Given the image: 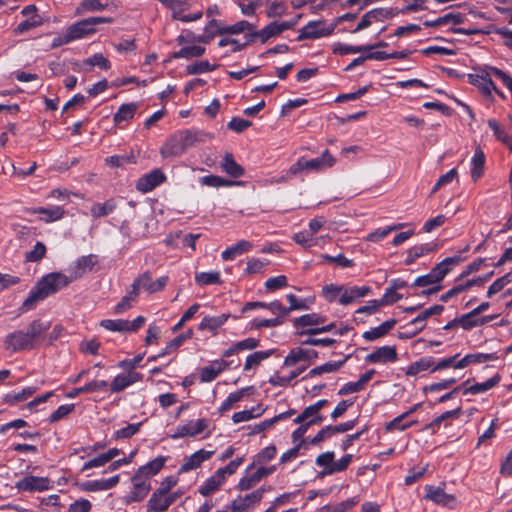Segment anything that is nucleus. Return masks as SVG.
Instances as JSON below:
<instances>
[{"mask_svg": "<svg viewBox=\"0 0 512 512\" xmlns=\"http://www.w3.org/2000/svg\"><path fill=\"white\" fill-rule=\"evenodd\" d=\"M49 327V323L40 319L33 320L26 330H15L8 333L3 339V347L10 353L33 350L37 348Z\"/></svg>", "mask_w": 512, "mask_h": 512, "instance_id": "nucleus-1", "label": "nucleus"}, {"mask_svg": "<svg viewBox=\"0 0 512 512\" xmlns=\"http://www.w3.org/2000/svg\"><path fill=\"white\" fill-rule=\"evenodd\" d=\"M212 137L213 135L211 133L198 129L181 130L167 139L160 153L164 158L181 156L197 143L206 142L212 139Z\"/></svg>", "mask_w": 512, "mask_h": 512, "instance_id": "nucleus-2", "label": "nucleus"}, {"mask_svg": "<svg viewBox=\"0 0 512 512\" xmlns=\"http://www.w3.org/2000/svg\"><path fill=\"white\" fill-rule=\"evenodd\" d=\"M71 279L67 275L60 272H53L43 276L30 291L28 297L22 304V311H28L35 307V305L44 300L50 295L55 294L60 289L68 286Z\"/></svg>", "mask_w": 512, "mask_h": 512, "instance_id": "nucleus-3", "label": "nucleus"}, {"mask_svg": "<svg viewBox=\"0 0 512 512\" xmlns=\"http://www.w3.org/2000/svg\"><path fill=\"white\" fill-rule=\"evenodd\" d=\"M334 164L335 158L330 154L328 150H325L318 158L308 160L304 157H301L290 167L289 172L291 174H297L303 170L322 171L332 167Z\"/></svg>", "mask_w": 512, "mask_h": 512, "instance_id": "nucleus-4", "label": "nucleus"}, {"mask_svg": "<svg viewBox=\"0 0 512 512\" xmlns=\"http://www.w3.org/2000/svg\"><path fill=\"white\" fill-rule=\"evenodd\" d=\"M168 283V276H162L157 280L153 281L151 273L146 271L139 275L133 282V293L139 294V290L143 289L149 294L161 291Z\"/></svg>", "mask_w": 512, "mask_h": 512, "instance_id": "nucleus-5", "label": "nucleus"}, {"mask_svg": "<svg viewBox=\"0 0 512 512\" xmlns=\"http://www.w3.org/2000/svg\"><path fill=\"white\" fill-rule=\"evenodd\" d=\"M444 307L442 305H434L422 311L418 316L403 326L407 330L405 337H413L425 328V321L433 316L439 315L443 312Z\"/></svg>", "mask_w": 512, "mask_h": 512, "instance_id": "nucleus-6", "label": "nucleus"}, {"mask_svg": "<svg viewBox=\"0 0 512 512\" xmlns=\"http://www.w3.org/2000/svg\"><path fill=\"white\" fill-rule=\"evenodd\" d=\"M399 13L396 8H376L363 15L360 22L353 30V33L359 32L369 27L374 21H384L393 18Z\"/></svg>", "mask_w": 512, "mask_h": 512, "instance_id": "nucleus-7", "label": "nucleus"}, {"mask_svg": "<svg viewBox=\"0 0 512 512\" xmlns=\"http://www.w3.org/2000/svg\"><path fill=\"white\" fill-rule=\"evenodd\" d=\"M97 263L98 259L94 254L79 257L72 265H70V275L68 278L71 279V282L80 279L86 273L91 272Z\"/></svg>", "mask_w": 512, "mask_h": 512, "instance_id": "nucleus-8", "label": "nucleus"}, {"mask_svg": "<svg viewBox=\"0 0 512 512\" xmlns=\"http://www.w3.org/2000/svg\"><path fill=\"white\" fill-rule=\"evenodd\" d=\"M37 7L33 4L25 6L21 14L26 17L14 29L15 34H23L33 28L39 27L43 23V18L37 13Z\"/></svg>", "mask_w": 512, "mask_h": 512, "instance_id": "nucleus-9", "label": "nucleus"}, {"mask_svg": "<svg viewBox=\"0 0 512 512\" xmlns=\"http://www.w3.org/2000/svg\"><path fill=\"white\" fill-rule=\"evenodd\" d=\"M334 30V27H325L323 21H311L305 25L297 37L298 41L305 39H316L322 36L330 35Z\"/></svg>", "mask_w": 512, "mask_h": 512, "instance_id": "nucleus-10", "label": "nucleus"}, {"mask_svg": "<svg viewBox=\"0 0 512 512\" xmlns=\"http://www.w3.org/2000/svg\"><path fill=\"white\" fill-rule=\"evenodd\" d=\"M425 491V498L431 500L436 504L448 508H454L456 505V498L451 494L445 493V491L440 487H434L429 485L425 487Z\"/></svg>", "mask_w": 512, "mask_h": 512, "instance_id": "nucleus-11", "label": "nucleus"}, {"mask_svg": "<svg viewBox=\"0 0 512 512\" xmlns=\"http://www.w3.org/2000/svg\"><path fill=\"white\" fill-rule=\"evenodd\" d=\"M22 491H44L51 488V481L46 477L26 476L16 484Z\"/></svg>", "mask_w": 512, "mask_h": 512, "instance_id": "nucleus-12", "label": "nucleus"}, {"mask_svg": "<svg viewBox=\"0 0 512 512\" xmlns=\"http://www.w3.org/2000/svg\"><path fill=\"white\" fill-rule=\"evenodd\" d=\"M209 425L207 419H198L197 421H189L184 425L178 426L176 432L172 435L173 439L186 436H195L202 433Z\"/></svg>", "mask_w": 512, "mask_h": 512, "instance_id": "nucleus-13", "label": "nucleus"}, {"mask_svg": "<svg viewBox=\"0 0 512 512\" xmlns=\"http://www.w3.org/2000/svg\"><path fill=\"white\" fill-rule=\"evenodd\" d=\"M133 490L129 495V500L132 502L141 501L149 492L151 486L149 479L138 471L132 477Z\"/></svg>", "mask_w": 512, "mask_h": 512, "instance_id": "nucleus-14", "label": "nucleus"}, {"mask_svg": "<svg viewBox=\"0 0 512 512\" xmlns=\"http://www.w3.org/2000/svg\"><path fill=\"white\" fill-rule=\"evenodd\" d=\"M166 177L160 169H155L141 177L136 184V188L141 192H149L165 181Z\"/></svg>", "mask_w": 512, "mask_h": 512, "instance_id": "nucleus-15", "label": "nucleus"}, {"mask_svg": "<svg viewBox=\"0 0 512 512\" xmlns=\"http://www.w3.org/2000/svg\"><path fill=\"white\" fill-rule=\"evenodd\" d=\"M275 471V466L260 467L254 473L242 477L238 483V489L246 491L254 487L264 477L272 474Z\"/></svg>", "mask_w": 512, "mask_h": 512, "instance_id": "nucleus-16", "label": "nucleus"}, {"mask_svg": "<svg viewBox=\"0 0 512 512\" xmlns=\"http://www.w3.org/2000/svg\"><path fill=\"white\" fill-rule=\"evenodd\" d=\"M214 454V451H207L204 449H200L190 455L189 457H186L184 459L183 464L179 468L180 473H187L191 470H194L201 466V464L210 459L212 455Z\"/></svg>", "mask_w": 512, "mask_h": 512, "instance_id": "nucleus-17", "label": "nucleus"}, {"mask_svg": "<svg viewBox=\"0 0 512 512\" xmlns=\"http://www.w3.org/2000/svg\"><path fill=\"white\" fill-rule=\"evenodd\" d=\"M397 360V352L394 346H383L365 357V361L368 363H386L394 362Z\"/></svg>", "mask_w": 512, "mask_h": 512, "instance_id": "nucleus-18", "label": "nucleus"}, {"mask_svg": "<svg viewBox=\"0 0 512 512\" xmlns=\"http://www.w3.org/2000/svg\"><path fill=\"white\" fill-rule=\"evenodd\" d=\"M492 73L487 68L481 74H470L469 81L477 86L485 95H490L492 90H496V86L491 79Z\"/></svg>", "mask_w": 512, "mask_h": 512, "instance_id": "nucleus-19", "label": "nucleus"}, {"mask_svg": "<svg viewBox=\"0 0 512 512\" xmlns=\"http://www.w3.org/2000/svg\"><path fill=\"white\" fill-rule=\"evenodd\" d=\"M245 31H248V39L246 43L252 42L257 35L256 25L252 24L248 21L242 20L233 25L226 26L222 28V31H219L220 34H240Z\"/></svg>", "mask_w": 512, "mask_h": 512, "instance_id": "nucleus-20", "label": "nucleus"}, {"mask_svg": "<svg viewBox=\"0 0 512 512\" xmlns=\"http://www.w3.org/2000/svg\"><path fill=\"white\" fill-rule=\"evenodd\" d=\"M139 380H141L140 374L134 371L117 375L110 384V391L112 393H119Z\"/></svg>", "mask_w": 512, "mask_h": 512, "instance_id": "nucleus-21", "label": "nucleus"}, {"mask_svg": "<svg viewBox=\"0 0 512 512\" xmlns=\"http://www.w3.org/2000/svg\"><path fill=\"white\" fill-rule=\"evenodd\" d=\"M318 357V353L312 349H302L296 348L292 349L289 354L286 356L284 360L285 366H292L301 361H309L312 359H316Z\"/></svg>", "mask_w": 512, "mask_h": 512, "instance_id": "nucleus-22", "label": "nucleus"}, {"mask_svg": "<svg viewBox=\"0 0 512 512\" xmlns=\"http://www.w3.org/2000/svg\"><path fill=\"white\" fill-rule=\"evenodd\" d=\"M229 363L225 360H216L210 365L201 369L200 380L201 382L213 381L222 371L227 369Z\"/></svg>", "mask_w": 512, "mask_h": 512, "instance_id": "nucleus-23", "label": "nucleus"}, {"mask_svg": "<svg viewBox=\"0 0 512 512\" xmlns=\"http://www.w3.org/2000/svg\"><path fill=\"white\" fill-rule=\"evenodd\" d=\"M172 503L173 498H166V494L155 490L147 503V507L149 512H164Z\"/></svg>", "mask_w": 512, "mask_h": 512, "instance_id": "nucleus-24", "label": "nucleus"}, {"mask_svg": "<svg viewBox=\"0 0 512 512\" xmlns=\"http://www.w3.org/2000/svg\"><path fill=\"white\" fill-rule=\"evenodd\" d=\"M461 261L460 256L447 257L440 263H438L431 271L434 280L440 282L450 271L452 266L459 264Z\"/></svg>", "mask_w": 512, "mask_h": 512, "instance_id": "nucleus-25", "label": "nucleus"}, {"mask_svg": "<svg viewBox=\"0 0 512 512\" xmlns=\"http://www.w3.org/2000/svg\"><path fill=\"white\" fill-rule=\"evenodd\" d=\"M369 292L370 287L368 286H354L350 288L344 287L341 297L339 298V302L342 305H348L359 298L365 297Z\"/></svg>", "mask_w": 512, "mask_h": 512, "instance_id": "nucleus-26", "label": "nucleus"}, {"mask_svg": "<svg viewBox=\"0 0 512 512\" xmlns=\"http://www.w3.org/2000/svg\"><path fill=\"white\" fill-rule=\"evenodd\" d=\"M230 317V314H220L217 316H205L200 324L198 325V329L200 331L209 330L214 334L217 333L218 329L225 324V322Z\"/></svg>", "mask_w": 512, "mask_h": 512, "instance_id": "nucleus-27", "label": "nucleus"}, {"mask_svg": "<svg viewBox=\"0 0 512 512\" xmlns=\"http://www.w3.org/2000/svg\"><path fill=\"white\" fill-rule=\"evenodd\" d=\"M67 31L72 40H76L95 33L96 28H92L86 18L71 25Z\"/></svg>", "mask_w": 512, "mask_h": 512, "instance_id": "nucleus-28", "label": "nucleus"}, {"mask_svg": "<svg viewBox=\"0 0 512 512\" xmlns=\"http://www.w3.org/2000/svg\"><path fill=\"white\" fill-rule=\"evenodd\" d=\"M396 322L397 321L395 319L387 320V321L383 322L381 325H379L378 327L372 328L369 331H365L363 333V338L366 341H374L376 339H379V338L385 336L386 334H388L393 329Z\"/></svg>", "mask_w": 512, "mask_h": 512, "instance_id": "nucleus-29", "label": "nucleus"}, {"mask_svg": "<svg viewBox=\"0 0 512 512\" xmlns=\"http://www.w3.org/2000/svg\"><path fill=\"white\" fill-rule=\"evenodd\" d=\"M221 168L226 174L234 178L244 175L243 167L235 161L234 156L229 152L225 153L221 163Z\"/></svg>", "mask_w": 512, "mask_h": 512, "instance_id": "nucleus-30", "label": "nucleus"}, {"mask_svg": "<svg viewBox=\"0 0 512 512\" xmlns=\"http://www.w3.org/2000/svg\"><path fill=\"white\" fill-rule=\"evenodd\" d=\"M30 211L34 214H39L40 219L47 223L57 221L61 219L64 215V210L60 206H53L50 208L39 207L34 208Z\"/></svg>", "mask_w": 512, "mask_h": 512, "instance_id": "nucleus-31", "label": "nucleus"}, {"mask_svg": "<svg viewBox=\"0 0 512 512\" xmlns=\"http://www.w3.org/2000/svg\"><path fill=\"white\" fill-rule=\"evenodd\" d=\"M225 478L222 474L217 470L214 475L209 477L203 485L199 487V493L203 496H208L211 493L218 490L221 485L224 483Z\"/></svg>", "mask_w": 512, "mask_h": 512, "instance_id": "nucleus-32", "label": "nucleus"}, {"mask_svg": "<svg viewBox=\"0 0 512 512\" xmlns=\"http://www.w3.org/2000/svg\"><path fill=\"white\" fill-rule=\"evenodd\" d=\"M471 164V177L476 182L483 175L485 169V154L480 147L476 148Z\"/></svg>", "mask_w": 512, "mask_h": 512, "instance_id": "nucleus-33", "label": "nucleus"}, {"mask_svg": "<svg viewBox=\"0 0 512 512\" xmlns=\"http://www.w3.org/2000/svg\"><path fill=\"white\" fill-rule=\"evenodd\" d=\"M193 336V330L188 329L186 332L179 334L174 339H172L167 346L157 355L149 358V361L155 360L156 358L163 357L165 355L170 354L172 351L176 350L182 343L190 339Z\"/></svg>", "mask_w": 512, "mask_h": 512, "instance_id": "nucleus-34", "label": "nucleus"}, {"mask_svg": "<svg viewBox=\"0 0 512 512\" xmlns=\"http://www.w3.org/2000/svg\"><path fill=\"white\" fill-rule=\"evenodd\" d=\"M433 366L434 359L432 357H422L409 365L406 370V375L416 376L427 370L432 371Z\"/></svg>", "mask_w": 512, "mask_h": 512, "instance_id": "nucleus-35", "label": "nucleus"}, {"mask_svg": "<svg viewBox=\"0 0 512 512\" xmlns=\"http://www.w3.org/2000/svg\"><path fill=\"white\" fill-rule=\"evenodd\" d=\"M497 357L494 354H484V353H476V354H467L461 360L457 362L456 369L465 368L473 363H483L487 361L495 360Z\"/></svg>", "mask_w": 512, "mask_h": 512, "instance_id": "nucleus-36", "label": "nucleus"}, {"mask_svg": "<svg viewBox=\"0 0 512 512\" xmlns=\"http://www.w3.org/2000/svg\"><path fill=\"white\" fill-rule=\"evenodd\" d=\"M348 358H349V356L345 357L341 361L326 362V363H324V364H322L320 366L314 367L313 369H311L308 372V374L304 378L314 377V376H318V375H321V374H324V373L336 372V371H338L343 366V364L346 362V360Z\"/></svg>", "mask_w": 512, "mask_h": 512, "instance_id": "nucleus-37", "label": "nucleus"}, {"mask_svg": "<svg viewBox=\"0 0 512 512\" xmlns=\"http://www.w3.org/2000/svg\"><path fill=\"white\" fill-rule=\"evenodd\" d=\"M138 109V104L128 103L122 104L118 111L114 114L113 120L115 124H120L123 121L131 120Z\"/></svg>", "mask_w": 512, "mask_h": 512, "instance_id": "nucleus-38", "label": "nucleus"}, {"mask_svg": "<svg viewBox=\"0 0 512 512\" xmlns=\"http://www.w3.org/2000/svg\"><path fill=\"white\" fill-rule=\"evenodd\" d=\"M252 248V244L246 240H240L235 245L227 248L222 252L224 260H233L237 255H241Z\"/></svg>", "mask_w": 512, "mask_h": 512, "instance_id": "nucleus-39", "label": "nucleus"}, {"mask_svg": "<svg viewBox=\"0 0 512 512\" xmlns=\"http://www.w3.org/2000/svg\"><path fill=\"white\" fill-rule=\"evenodd\" d=\"M358 502V497H352L334 505H325L321 507L318 512H348L358 504Z\"/></svg>", "mask_w": 512, "mask_h": 512, "instance_id": "nucleus-40", "label": "nucleus"}, {"mask_svg": "<svg viewBox=\"0 0 512 512\" xmlns=\"http://www.w3.org/2000/svg\"><path fill=\"white\" fill-rule=\"evenodd\" d=\"M500 376L496 374L490 379L486 380L483 383H476L464 390V394H479L484 393L491 388L495 387L500 382Z\"/></svg>", "mask_w": 512, "mask_h": 512, "instance_id": "nucleus-41", "label": "nucleus"}, {"mask_svg": "<svg viewBox=\"0 0 512 512\" xmlns=\"http://www.w3.org/2000/svg\"><path fill=\"white\" fill-rule=\"evenodd\" d=\"M326 321V317L319 315L317 313H311L302 315L296 318L293 322L294 327H307V326H316L324 323Z\"/></svg>", "mask_w": 512, "mask_h": 512, "instance_id": "nucleus-42", "label": "nucleus"}, {"mask_svg": "<svg viewBox=\"0 0 512 512\" xmlns=\"http://www.w3.org/2000/svg\"><path fill=\"white\" fill-rule=\"evenodd\" d=\"M164 463V457H157L150 461L149 463H147L146 465L140 467L138 469V472L149 479L151 476L157 474L163 468Z\"/></svg>", "mask_w": 512, "mask_h": 512, "instance_id": "nucleus-43", "label": "nucleus"}, {"mask_svg": "<svg viewBox=\"0 0 512 512\" xmlns=\"http://www.w3.org/2000/svg\"><path fill=\"white\" fill-rule=\"evenodd\" d=\"M116 208L113 200H107L104 203H95L90 208V213L94 218L104 217L112 213Z\"/></svg>", "mask_w": 512, "mask_h": 512, "instance_id": "nucleus-44", "label": "nucleus"}, {"mask_svg": "<svg viewBox=\"0 0 512 512\" xmlns=\"http://www.w3.org/2000/svg\"><path fill=\"white\" fill-rule=\"evenodd\" d=\"M272 350L269 351H257L253 354H250L247 356L245 364H244V370L249 371L255 367H257L263 360L269 358L272 355Z\"/></svg>", "mask_w": 512, "mask_h": 512, "instance_id": "nucleus-45", "label": "nucleus"}, {"mask_svg": "<svg viewBox=\"0 0 512 512\" xmlns=\"http://www.w3.org/2000/svg\"><path fill=\"white\" fill-rule=\"evenodd\" d=\"M487 123H488V126L492 129L495 137L499 141L504 143L506 146H508L510 148V150H512V137L509 136L504 131V129L500 126V124L496 120H494V119H489L487 121Z\"/></svg>", "mask_w": 512, "mask_h": 512, "instance_id": "nucleus-46", "label": "nucleus"}, {"mask_svg": "<svg viewBox=\"0 0 512 512\" xmlns=\"http://www.w3.org/2000/svg\"><path fill=\"white\" fill-rule=\"evenodd\" d=\"M352 457L353 456L351 454L344 455L337 462L334 461L333 466L328 468V470H323L321 472V475H332L334 473L345 471L348 468V466L350 465V463L352 461Z\"/></svg>", "mask_w": 512, "mask_h": 512, "instance_id": "nucleus-47", "label": "nucleus"}, {"mask_svg": "<svg viewBox=\"0 0 512 512\" xmlns=\"http://www.w3.org/2000/svg\"><path fill=\"white\" fill-rule=\"evenodd\" d=\"M370 50H372L371 46H365V45L351 46V45H346V44H342V43H337L334 45L333 53L339 54V55H346V54L359 53V52L370 51Z\"/></svg>", "mask_w": 512, "mask_h": 512, "instance_id": "nucleus-48", "label": "nucleus"}, {"mask_svg": "<svg viewBox=\"0 0 512 512\" xmlns=\"http://www.w3.org/2000/svg\"><path fill=\"white\" fill-rule=\"evenodd\" d=\"M205 53V48L201 46H187L181 48L179 51L175 52L174 58H192V57H200Z\"/></svg>", "mask_w": 512, "mask_h": 512, "instance_id": "nucleus-49", "label": "nucleus"}, {"mask_svg": "<svg viewBox=\"0 0 512 512\" xmlns=\"http://www.w3.org/2000/svg\"><path fill=\"white\" fill-rule=\"evenodd\" d=\"M480 318L475 313L474 310L470 311L467 314L462 315L459 317V326H461L465 330L472 329L477 326H481V321H479Z\"/></svg>", "mask_w": 512, "mask_h": 512, "instance_id": "nucleus-50", "label": "nucleus"}, {"mask_svg": "<svg viewBox=\"0 0 512 512\" xmlns=\"http://www.w3.org/2000/svg\"><path fill=\"white\" fill-rule=\"evenodd\" d=\"M276 447L274 445H270L264 448L261 452H259L255 458V461L248 467L252 469L255 464H265L271 459H273L276 455Z\"/></svg>", "mask_w": 512, "mask_h": 512, "instance_id": "nucleus-51", "label": "nucleus"}, {"mask_svg": "<svg viewBox=\"0 0 512 512\" xmlns=\"http://www.w3.org/2000/svg\"><path fill=\"white\" fill-rule=\"evenodd\" d=\"M195 281L200 285L220 284L219 272H202L195 275Z\"/></svg>", "mask_w": 512, "mask_h": 512, "instance_id": "nucleus-52", "label": "nucleus"}, {"mask_svg": "<svg viewBox=\"0 0 512 512\" xmlns=\"http://www.w3.org/2000/svg\"><path fill=\"white\" fill-rule=\"evenodd\" d=\"M100 325L109 331L113 332H127V320L124 319H105L102 320Z\"/></svg>", "mask_w": 512, "mask_h": 512, "instance_id": "nucleus-53", "label": "nucleus"}, {"mask_svg": "<svg viewBox=\"0 0 512 512\" xmlns=\"http://www.w3.org/2000/svg\"><path fill=\"white\" fill-rule=\"evenodd\" d=\"M512 281V273H507L504 276L496 279L488 288L487 296L491 297L500 292L507 284Z\"/></svg>", "mask_w": 512, "mask_h": 512, "instance_id": "nucleus-54", "label": "nucleus"}, {"mask_svg": "<svg viewBox=\"0 0 512 512\" xmlns=\"http://www.w3.org/2000/svg\"><path fill=\"white\" fill-rule=\"evenodd\" d=\"M200 182L203 185L209 186V187H223V186H230L234 184V182L227 180L223 177L217 176V175H207L200 179Z\"/></svg>", "mask_w": 512, "mask_h": 512, "instance_id": "nucleus-55", "label": "nucleus"}, {"mask_svg": "<svg viewBox=\"0 0 512 512\" xmlns=\"http://www.w3.org/2000/svg\"><path fill=\"white\" fill-rule=\"evenodd\" d=\"M106 5L99 0H83L77 8V13L95 12L105 9Z\"/></svg>", "mask_w": 512, "mask_h": 512, "instance_id": "nucleus-56", "label": "nucleus"}, {"mask_svg": "<svg viewBox=\"0 0 512 512\" xmlns=\"http://www.w3.org/2000/svg\"><path fill=\"white\" fill-rule=\"evenodd\" d=\"M216 68V65L210 64L207 60H202L190 64L187 66V72L190 75L201 74L208 71H213Z\"/></svg>", "mask_w": 512, "mask_h": 512, "instance_id": "nucleus-57", "label": "nucleus"}, {"mask_svg": "<svg viewBox=\"0 0 512 512\" xmlns=\"http://www.w3.org/2000/svg\"><path fill=\"white\" fill-rule=\"evenodd\" d=\"M244 391H245L244 389H241L239 391L230 393L229 396L225 399V401L220 406V409H219L220 412L224 413V412L232 409V407L243 398Z\"/></svg>", "mask_w": 512, "mask_h": 512, "instance_id": "nucleus-58", "label": "nucleus"}, {"mask_svg": "<svg viewBox=\"0 0 512 512\" xmlns=\"http://www.w3.org/2000/svg\"><path fill=\"white\" fill-rule=\"evenodd\" d=\"M281 29L278 28V22H272L264 27L260 32H257L256 37L261 39L262 43H265L269 38L279 35Z\"/></svg>", "mask_w": 512, "mask_h": 512, "instance_id": "nucleus-59", "label": "nucleus"}, {"mask_svg": "<svg viewBox=\"0 0 512 512\" xmlns=\"http://www.w3.org/2000/svg\"><path fill=\"white\" fill-rule=\"evenodd\" d=\"M46 253V246L42 242H37L34 248L26 254V261L28 262H38L40 261Z\"/></svg>", "mask_w": 512, "mask_h": 512, "instance_id": "nucleus-60", "label": "nucleus"}, {"mask_svg": "<svg viewBox=\"0 0 512 512\" xmlns=\"http://www.w3.org/2000/svg\"><path fill=\"white\" fill-rule=\"evenodd\" d=\"M73 410L74 404L61 405L49 416V422H57L69 415Z\"/></svg>", "mask_w": 512, "mask_h": 512, "instance_id": "nucleus-61", "label": "nucleus"}, {"mask_svg": "<svg viewBox=\"0 0 512 512\" xmlns=\"http://www.w3.org/2000/svg\"><path fill=\"white\" fill-rule=\"evenodd\" d=\"M139 294L133 293V288L129 292L128 295L124 296L122 300L115 306L114 311L116 314H121L127 309H129L132 305V302L137 299Z\"/></svg>", "mask_w": 512, "mask_h": 512, "instance_id": "nucleus-62", "label": "nucleus"}, {"mask_svg": "<svg viewBox=\"0 0 512 512\" xmlns=\"http://www.w3.org/2000/svg\"><path fill=\"white\" fill-rule=\"evenodd\" d=\"M342 290H344V286L330 284L324 286L322 291L326 300L329 302H333L337 299L338 296L341 297Z\"/></svg>", "mask_w": 512, "mask_h": 512, "instance_id": "nucleus-63", "label": "nucleus"}, {"mask_svg": "<svg viewBox=\"0 0 512 512\" xmlns=\"http://www.w3.org/2000/svg\"><path fill=\"white\" fill-rule=\"evenodd\" d=\"M287 286V278L284 275H279L266 280L265 288L269 291H275L277 289Z\"/></svg>", "mask_w": 512, "mask_h": 512, "instance_id": "nucleus-64", "label": "nucleus"}]
</instances>
